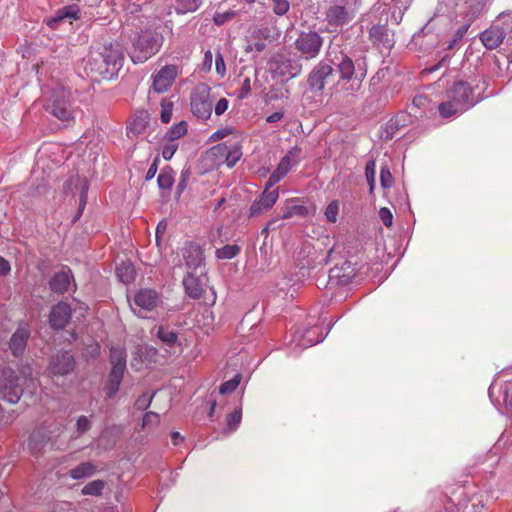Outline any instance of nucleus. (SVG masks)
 I'll use <instances>...</instances> for the list:
<instances>
[{
	"instance_id": "obj_13",
	"label": "nucleus",
	"mask_w": 512,
	"mask_h": 512,
	"mask_svg": "<svg viewBox=\"0 0 512 512\" xmlns=\"http://www.w3.org/2000/svg\"><path fill=\"white\" fill-rule=\"evenodd\" d=\"M356 273L355 265L345 260L341 265H336L329 270L328 285L331 287L348 285L355 278Z\"/></svg>"
},
{
	"instance_id": "obj_40",
	"label": "nucleus",
	"mask_w": 512,
	"mask_h": 512,
	"mask_svg": "<svg viewBox=\"0 0 512 512\" xmlns=\"http://www.w3.org/2000/svg\"><path fill=\"white\" fill-rule=\"evenodd\" d=\"M192 176V168L190 165L186 164L180 173V179L176 187V196H180L184 190L187 188L188 183Z\"/></svg>"
},
{
	"instance_id": "obj_46",
	"label": "nucleus",
	"mask_w": 512,
	"mask_h": 512,
	"mask_svg": "<svg viewBox=\"0 0 512 512\" xmlns=\"http://www.w3.org/2000/svg\"><path fill=\"white\" fill-rule=\"evenodd\" d=\"M241 380L240 374L235 375L232 379L222 383L219 387L220 394L231 393L236 390Z\"/></svg>"
},
{
	"instance_id": "obj_35",
	"label": "nucleus",
	"mask_w": 512,
	"mask_h": 512,
	"mask_svg": "<svg viewBox=\"0 0 512 512\" xmlns=\"http://www.w3.org/2000/svg\"><path fill=\"white\" fill-rule=\"evenodd\" d=\"M405 126V115L398 114L395 117L391 118L385 128V139H392L395 133L402 127Z\"/></svg>"
},
{
	"instance_id": "obj_3",
	"label": "nucleus",
	"mask_w": 512,
	"mask_h": 512,
	"mask_svg": "<svg viewBox=\"0 0 512 512\" xmlns=\"http://www.w3.org/2000/svg\"><path fill=\"white\" fill-rule=\"evenodd\" d=\"M124 62L123 47L118 42L105 44L101 51L92 54L87 62L89 71L102 79L117 76Z\"/></svg>"
},
{
	"instance_id": "obj_59",
	"label": "nucleus",
	"mask_w": 512,
	"mask_h": 512,
	"mask_svg": "<svg viewBox=\"0 0 512 512\" xmlns=\"http://www.w3.org/2000/svg\"><path fill=\"white\" fill-rule=\"evenodd\" d=\"M379 217H380L382 223L386 227H391L392 226V224H393V215H392L391 211L388 208H386V207L380 208V210H379Z\"/></svg>"
},
{
	"instance_id": "obj_25",
	"label": "nucleus",
	"mask_w": 512,
	"mask_h": 512,
	"mask_svg": "<svg viewBox=\"0 0 512 512\" xmlns=\"http://www.w3.org/2000/svg\"><path fill=\"white\" fill-rule=\"evenodd\" d=\"M479 38L488 50L498 48L505 41V38L495 21L488 29L480 34Z\"/></svg>"
},
{
	"instance_id": "obj_9",
	"label": "nucleus",
	"mask_w": 512,
	"mask_h": 512,
	"mask_svg": "<svg viewBox=\"0 0 512 512\" xmlns=\"http://www.w3.org/2000/svg\"><path fill=\"white\" fill-rule=\"evenodd\" d=\"M46 111L61 121H68L73 118L71 104L64 90H53L45 105Z\"/></svg>"
},
{
	"instance_id": "obj_15",
	"label": "nucleus",
	"mask_w": 512,
	"mask_h": 512,
	"mask_svg": "<svg viewBox=\"0 0 512 512\" xmlns=\"http://www.w3.org/2000/svg\"><path fill=\"white\" fill-rule=\"evenodd\" d=\"M30 336L31 330L28 323L20 322L8 342L9 350L15 358H21L24 355Z\"/></svg>"
},
{
	"instance_id": "obj_27",
	"label": "nucleus",
	"mask_w": 512,
	"mask_h": 512,
	"mask_svg": "<svg viewBox=\"0 0 512 512\" xmlns=\"http://www.w3.org/2000/svg\"><path fill=\"white\" fill-rule=\"evenodd\" d=\"M495 22L501 30L506 44L512 47V10L501 13Z\"/></svg>"
},
{
	"instance_id": "obj_24",
	"label": "nucleus",
	"mask_w": 512,
	"mask_h": 512,
	"mask_svg": "<svg viewBox=\"0 0 512 512\" xmlns=\"http://www.w3.org/2000/svg\"><path fill=\"white\" fill-rule=\"evenodd\" d=\"M71 279H73V274L69 268L66 271L56 272L48 282L49 289L53 293L63 295L68 292Z\"/></svg>"
},
{
	"instance_id": "obj_56",
	"label": "nucleus",
	"mask_w": 512,
	"mask_h": 512,
	"mask_svg": "<svg viewBox=\"0 0 512 512\" xmlns=\"http://www.w3.org/2000/svg\"><path fill=\"white\" fill-rule=\"evenodd\" d=\"M251 92V82L250 78L246 77L241 84V87L238 91L237 98L239 100H243L250 95Z\"/></svg>"
},
{
	"instance_id": "obj_61",
	"label": "nucleus",
	"mask_w": 512,
	"mask_h": 512,
	"mask_svg": "<svg viewBox=\"0 0 512 512\" xmlns=\"http://www.w3.org/2000/svg\"><path fill=\"white\" fill-rule=\"evenodd\" d=\"M159 163H160V157L159 155H157L154 159H153V162L152 164L150 165L146 175H145V180L146 181H150L151 179H153L158 171V166H159Z\"/></svg>"
},
{
	"instance_id": "obj_57",
	"label": "nucleus",
	"mask_w": 512,
	"mask_h": 512,
	"mask_svg": "<svg viewBox=\"0 0 512 512\" xmlns=\"http://www.w3.org/2000/svg\"><path fill=\"white\" fill-rule=\"evenodd\" d=\"M216 72L223 77L226 74V65L222 53L218 50L215 54Z\"/></svg>"
},
{
	"instance_id": "obj_45",
	"label": "nucleus",
	"mask_w": 512,
	"mask_h": 512,
	"mask_svg": "<svg viewBox=\"0 0 512 512\" xmlns=\"http://www.w3.org/2000/svg\"><path fill=\"white\" fill-rule=\"evenodd\" d=\"M273 13L277 16H284L290 9L289 0H271Z\"/></svg>"
},
{
	"instance_id": "obj_50",
	"label": "nucleus",
	"mask_w": 512,
	"mask_h": 512,
	"mask_svg": "<svg viewBox=\"0 0 512 512\" xmlns=\"http://www.w3.org/2000/svg\"><path fill=\"white\" fill-rule=\"evenodd\" d=\"M242 153L239 147H235L231 149L229 147L228 153L226 155L225 161L228 167H233L240 159Z\"/></svg>"
},
{
	"instance_id": "obj_30",
	"label": "nucleus",
	"mask_w": 512,
	"mask_h": 512,
	"mask_svg": "<svg viewBox=\"0 0 512 512\" xmlns=\"http://www.w3.org/2000/svg\"><path fill=\"white\" fill-rule=\"evenodd\" d=\"M116 275L122 283H132L136 277L134 265L130 261L122 262L116 267Z\"/></svg>"
},
{
	"instance_id": "obj_16",
	"label": "nucleus",
	"mask_w": 512,
	"mask_h": 512,
	"mask_svg": "<svg viewBox=\"0 0 512 512\" xmlns=\"http://www.w3.org/2000/svg\"><path fill=\"white\" fill-rule=\"evenodd\" d=\"M72 318V308L65 301H59L52 306L48 316L50 327L54 331H61L66 328Z\"/></svg>"
},
{
	"instance_id": "obj_47",
	"label": "nucleus",
	"mask_w": 512,
	"mask_h": 512,
	"mask_svg": "<svg viewBox=\"0 0 512 512\" xmlns=\"http://www.w3.org/2000/svg\"><path fill=\"white\" fill-rule=\"evenodd\" d=\"M380 182L384 189L391 188L394 184V178L387 165L381 167L380 171Z\"/></svg>"
},
{
	"instance_id": "obj_37",
	"label": "nucleus",
	"mask_w": 512,
	"mask_h": 512,
	"mask_svg": "<svg viewBox=\"0 0 512 512\" xmlns=\"http://www.w3.org/2000/svg\"><path fill=\"white\" fill-rule=\"evenodd\" d=\"M241 251L240 246L236 244H227L215 251V255L218 259H232L236 257Z\"/></svg>"
},
{
	"instance_id": "obj_1",
	"label": "nucleus",
	"mask_w": 512,
	"mask_h": 512,
	"mask_svg": "<svg viewBox=\"0 0 512 512\" xmlns=\"http://www.w3.org/2000/svg\"><path fill=\"white\" fill-rule=\"evenodd\" d=\"M338 74L336 85L347 96H355L368 74L366 56L353 59L337 47H329L325 57L309 72L307 86L313 92L324 90L330 78Z\"/></svg>"
},
{
	"instance_id": "obj_49",
	"label": "nucleus",
	"mask_w": 512,
	"mask_h": 512,
	"mask_svg": "<svg viewBox=\"0 0 512 512\" xmlns=\"http://www.w3.org/2000/svg\"><path fill=\"white\" fill-rule=\"evenodd\" d=\"M339 211V205L337 201L330 202L325 209V217L330 223H335L337 221Z\"/></svg>"
},
{
	"instance_id": "obj_18",
	"label": "nucleus",
	"mask_w": 512,
	"mask_h": 512,
	"mask_svg": "<svg viewBox=\"0 0 512 512\" xmlns=\"http://www.w3.org/2000/svg\"><path fill=\"white\" fill-rule=\"evenodd\" d=\"M279 197L278 188L269 189L265 187L264 191L257 197L249 208V217H258L271 209Z\"/></svg>"
},
{
	"instance_id": "obj_17",
	"label": "nucleus",
	"mask_w": 512,
	"mask_h": 512,
	"mask_svg": "<svg viewBox=\"0 0 512 512\" xmlns=\"http://www.w3.org/2000/svg\"><path fill=\"white\" fill-rule=\"evenodd\" d=\"M182 257L188 271H195L205 263L204 249L194 241L185 243L182 249Z\"/></svg>"
},
{
	"instance_id": "obj_58",
	"label": "nucleus",
	"mask_w": 512,
	"mask_h": 512,
	"mask_svg": "<svg viewBox=\"0 0 512 512\" xmlns=\"http://www.w3.org/2000/svg\"><path fill=\"white\" fill-rule=\"evenodd\" d=\"M120 385L117 383L110 382L106 380L104 385V392L106 395V398L112 399L116 396L117 392L119 391Z\"/></svg>"
},
{
	"instance_id": "obj_52",
	"label": "nucleus",
	"mask_w": 512,
	"mask_h": 512,
	"mask_svg": "<svg viewBox=\"0 0 512 512\" xmlns=\"http://www.w3.org/2000/svg\"><path fill=\"white\" fill-rule=\"evenodd\" d=\"M45 444L44 436L41 433H32L29 437V446L34 450H40Z\"/></svg>"
},
{
	"instance_id": "obj_34",
	"label": "nucleus",
	"mask_w": 512,
	"mask_h": 512,
	"mask_svg": "<svg viewBox=\"0 0 512 512\" xmlns=\"http://www.w3.org/2000/svg\"><path fill=\"white\" fill-rule=\"evenodd\" d=\"M187 123L186 121L182 120L179 123L173 125L168 129V131L164 135L165 141H172L177 142V140L184 136L187 133Z\"/></svg>"
},
{
	"instance_id": "obj_51",
	"label": "nucleus",
	"mask_w": 512,
	"mask_h": 512,
	"mask_svg": "<svg viewBox=\"0 0 512 512\" xmlns=\"http://www.w3.org/2000/svg\"><path fill=\"white\" fill-rule=\"evenodd\" d=\"M178 143L166 141L162 147V156L165 160H170L178 149Z\"/></svg>"
},
{
	"instance_id": "obj_8",
	"label": "nucleus",
	"mask_w": 512,
	"mask_h": 512,
	"mask_svg": "<svg viewBox=\"0 0 512 512\" xmlns=\"http://www.w3.org/2000/svg\"><path fill=\"white\" fill-rule=\"evenodd\" d=\"M160 303L161 296L156 290L143 288L135 293L131 308L138 317L146 318L144 312L153 311Z\"/></svg>"
},
{
	"instance_id": "obj_53",
	"label": "nucleus",
	"mask_w": 512,
	"mask_h": 512,
	"mask_svg": "<svg viewBox=\"0 0 512 512\" xmlns=\"http://www.w3.org/2000/svg\"><path fill=\"white\" fill-rule=\"evenodd\" d=\"M154 393L152 395H149L147 392L143 393L138 397L136 400V407L139 410H146L151 405L152 399H153Z\"/></svg>"
},
{
	"instance_id": "obj_20",
	"label": "nucleus",
	"mask_w": 512,
	"mask_h": 512,
	"mask_svg": "<svg viewBox=\"0 0 512 512\" xmlns=\"http://www.w3.org/2000/svg\"><path fill=\"white\" fill-rule=\"evenodd\" d=\"M110 362L112 364L107 380L121 385L126 370V353L122 349L111 348Z\"/></svg>"
},
{
	"instance_id": "obj_44",
	"label": "nucleus",
	"mask_w": 512,
	"mask_h": 512,
	"mask_svg": "<svg viewBox=\"0 0 512 512\" xmlns=\"http://www.w3.org/2000/svg\"><path fill=\"white\" fill-rule=\"evenodd\" d=\"M468 28H469L468 24H464V25L460 26L456 30L453 38L449 41L446 49L447 50L454 49L462 41V39L464 38L465 34L468 31Z\"/></svg>"
},
{
	"instance_id": "obj_36",
	"label": "nucleus",
	"mask_w": 512,
	"mask_h": 512,
	"mask_svg": "<svg viewBox=\"0 0 512 512\" xmlns=\"http://www.w3.org/2000/svg\"><path fill=\"white\" fill-rule=\"evenodd\" d=\"M242 419V408L241 406L236 408L232 413L228 414L226 417V427L223 432L225 434H230L237 430L241 423Z\"/></svg>"
},
{
	"instance_id": "obj_14",
	"label": "nucleus",
	"mask_w": 512,
	"mask_h": 512,
	"mask_svg": "<svg viewBox=\"0 0 512 512\" xmlns=\"http://www.w3.org/2000/svg\"><path fill=\"white\" fill-rule=\"evenodd\" d=\"M354 17V11L346 5L334 4L329 6L325 11V21L328 26L334 28V31L338 27L349 24Z\"/></svg>"
},
{
	"instance_id": "obj_10",
	"label": "nucleus",
	"mask_w": 512,
	"mask_h": 512,
	"mask_svg": "<svg viewBox=\"0 0 512 512\" xmlns=\"http://www.w3.org/2000/svg\"><path fill=\"white\" fill-rule=\"evenodd\" d=\"M301 152V149L298 146H295L291 150H289L280 160L276 169L269 176L265 187L271 189L275 184L280 182L291 170L293 165H296L299 162L298 156Z\"/></svg>"
},
{
	"instance_id": "obj_41",
	"label": "nucleus",
	"mask_w": 512,
	"mask_h": 512,
	"mask_svg": "<svg viewBox=\"0 0 512 512\" xmlns=\"http://www.w3.org/2000/svg\"><path fill=\"white\" fill-rule=\"evenodd\" d=\"M308 214V207L304 205L292 204L286 207L281 217L283 219H289L293 216L306 217Z\"/></svg>"
},
{
	"instance_id": "obj_31",
	"label": "nucleus",
	"mask_w": 512,
	"mask_h": 512,
	"mask_svg": "<svg viewBox=\"0 0 512 512\" xmlns=\"http://www.w3.org/2000/svg\"><path fill=\"white\" fill-rule=\"evenodd\" d=\"M96 473V466L91 462H82L69 471L71 478L75 480L90 477Z\"/></svg>"
},
{
	"instance_id": "obj_43",
	"label": "nucleus",
	"mask_w": 512,
	"mask_h": 512,
	"mask_svg": "<svg viewBox=\"0 0 512 512\" xmlns=\"http://www.w3.org/2000/svg\"><path fill=\"white\" fill-rule=\"evenodd\" d=\"M87 192H88V184L85 182L81 188L80 196H79V207L77 213L75 214L72 223H76L82 216L83 211L87 204Z\"/></svg>"
},
{
	"instance_id": "obj_5",
	"label": "nucleus",
	"mask_w": 512,
	"mask_h": 512,
	"mask_svg": "<svg viewBox=\"0 0 512 512\" xmlns=\"http://www.w3.org/2000/svg\"><path fill=\"white\" fill-rule=\"evenodd\" d=\"M23 387L20 384V376L11 367L0 370V395L11 404L19 402L23 395Z\"/></svg>"
},
{
	"instance_id": "obj_63",
	"label": "nucleus",
	"mask_w": 512,
	"mask_h": 512,
	"mask_svg": "<svg viewBox=\"0 0 512 512\" xmlns=\"http://www.w3.org/2000/svg\"><path fill=\"white\" fill-rule=\"evenodd\" d=\"M159 422V415L155 412H147L142 420V425L145 427L151 424H157Z\"/></svg>"
},
{
	"instance_id": "obj_54",
	"label": "nucleus",
	"mask_w": 512,
	"mask_h": 512,
	"mask_svg": "<svg viewBox=\"0 0 512 512\" xmlns=\"http://www.w3.org/2000/svg\"><path fill=\"white\" fill-rule=\"evenodd\" d=\"M228 150H229V146L226 143H220V144H217V145H214L213 147H211L209 152L215 157L225 159L226 155L228 153Z\"/></svg>"
},
{
	"instance_id": "obj_11",
	"label": "nucleus",
	"mask_w": 512,
	"mask_h": 512,
	"mask_svg": "<svg viewBox=\"0 0 512 512\" xmlns=\"http://www.w3.org/2000/svg\"><path fill=\"white\" fill-rule=\"evenodd\" d=\"M76 366L74 356L66 350H59L49 358L48 370L53 375L66 376L72 373Z\"/></svg>"
},
{
	"instance_id": "obj_38",
	"label": "nucleus",
	"mask_w": 512,
	"mask_h": 512,
	"mask_svg": "<svg viewBox=\"0 0 512 512\" xmlns=\"http://www.w3.org/2000/svg\"><path fill=\"white\" fill-rule=\"evenodd\" d=\"M388 73H389V68L383 67V68L378 69L377 72L371 77L370 82H369V87L372 92H374V93L381 92L380 84L386 78Z\"/></svg>"
},
{
	"instance_id": "obj_21",
	"label": "nucleus",
	"mask_w": 512,
	"mask_h": 512,
	"mask_svg": "<svg viewBox=\"0 0 512 512\" xmlns=\"http://www.w3.org/2000/svg\"><path fill=\"white\" fill-rule=\"evenodd\" d=\"M205 273L200 276L195 275L194 271H188L183 277V287L185 294L191 299H200L205 293Z\"/></svg>"
},
{
	"instance_id": "obj_64",
	"label": "nucleus",
	"mask_w": 512,
	"mask_h": 512,
	"mask_svg": "<svg viewBox=\"0 0 512 512\" xmlns=\"http://www.w3.org/2000/svg\"><path fill=\"white\" fill-rule=\"evenodd\" d=\"M229 101L226 98H221L218 100V102L215 105V114L217 116L222 115L226 110L228 109Z\"/></svg>"
},
{
	"instance_id": "obj_33",
	"label": "nucleus",
	"mask_w": 512,
	"mask_h": 512,
	"mask_svg": "<svg viewBox=\"0 0 512 512\" xmlns=\"http://www.w3.org/2000/svg\"><path fill=\"white\" fill-rule=\"evenodd\" d=\"M174 9L178 15L192 13L200 8L202 0H173Z\"/></svg>"
},
{
	"instance_id": "obj_48",
	"label": "nucleus",
	"mask_w": 512,
	"mask_h": 512,
	"mask_svg": "<svg viewBox=\"0 0 512 512\" xmlns=\"http://www.w3.org/2000/svg\"><path fill=\"white\" fill-rule=\"evenodd\" d=\"M173 103L167 99L161 101L160 119L163 123H169L172 117Z\"/></svg>"
},
{
	"instance_id": "obj_62",
	"label": "nucleus",
	"mask_w": 512,
	"mask_h": 512,
	"mask_svg": "<svg viewBox=\"0 0 512 512\" xmlns=\"http://www.w3.org/2000/svg\"><path fill=\"white\" fill-rule=\"evenodd\" d=\"M234 13L226 12V13H216L213 17V21L216 25L221 26L225 24L228 20L232 19Z\"/></svg>"
},
{
	"instance_id": "obj_12",
	"label": "nucleus",
	"mask_w": 512,
	"mask_h": 512,
	"mask_svg": "<svg viewBox=\"0 0 512 512\" xmlns=\"http://www.w3.org/2000/svg\"><path fill=\"white\" fill-rule=\"evenodd\" d=\"M178 75V67L173 64L163 66L159 71L152 74V85L150 87L156 93L168 91Z\"/></svg>"
},
{
	"instance_id": "obj_42",
	"label": "nucleus",
	"mask_w": 512,
	"mask_h": 512,
	"mask_svg": "<svg viewBox=\"0 0 512 512\" xmlns=\"http://www.w3.org/2000/svg\"><path fill=\"white\" fill-rule=\"evenodd\" d=\"M376 163L374 159L368 160L365 166V176L369 185V193L372 194L375 188Z\"/></svg>"
},
{
	"instance_id": "obj_32",
	"label": "nucleus",
	"mask_w": 512,
	"mask_h": 512,
	"mask_svg": "<svg viewBox=\"0 0 512 512\" xmlns=\"http://www.w3.org/2000/svg\"><path fill=\"white\" fill-rule=\"evenodd\" d=\"M174 177H175V171L174 169L166 165L163 167L160 171V174L157 178L158 187L161 190H171L173 184H174Z\"/></svg>"
},
{
	"instance_id": "obj_6",
	"label": "nucleus",
	"mask_w": 512,
	"mask_h": 512,
	"mask_svg": "<svg viewBox=\"0 0 512 512\" xmlns=\"http://www.w3.org/2000/svg\"><path fill=\"white\" fill-rule=\"evenodd\" d=\"M324 38L316 31H301L295 40V49L305 60L319 56Z\"/></svg>"
},
{
	"instance_id": "obj_29",
	"label": "nucleus",
	"mask_w": 512,
	"mask_h": 512,
	"mask_svg": "<svg viewBox=\"0 0 512 512\" xmlns=\"http://www.w3.org/2000/svg\"><path fill=\"white\" fill-rule=\"evenodd\" d=\"M149 125V113L146 110L137 111L129 126V132L134 135H140L145 132Z\"/></svg>"
},
{
	"instance_id": "obj_7",
	"label": "nucleus",
	"mask_w": 512,
	"mask_h": 512,
	"mask_svg": "<svg viewBox=\"0 0 512 512\" xmlns=\"http://www.w3.org/2000/svg\"><path fill=\"white\" fill-rule=\"evenodd\" d=\"M210 90L207 84H200L191 94V111L194 116L204 121L212 114L213 101L210 98Z\"/></svg>"
},
{
	"instance_id": "obj_19",
	"label": "nucleus",
	"mask_w": 512,
	"mask_h": 512,
	"mask_svg": "<svg viewBox=\"0 0 512 512\" xmlns=\"http://www.w3.org/2000/svg\"><path fill=\"white\" fill-rule=\"evenodd\" d=\"M80 19V7L77 4H69L59 8L53 16L44 18L43 22L51 29L55 30L66 20Z\"/></svg>"
},
{
	"instance_id": "obj_23",
	"label": "nucleus",
	"mask_w": 512,
	"mask_h": 512,
	"mask_svg": "<svg viewBox=\"0 0 512 512\" xmlns=\"http://www.w3.org/2000/svg\"><path fill=\"white\" fill-rule=\"evenodd\" d=\"M369 39L373 45L390 49L394 42L390 37V30L387 25L375 24L369 29Z\"/></svg>"
},
{
	"instance_id": "obj_26",
	"label": "nucleus",
	"mask_w": 512,
	"mask_h": 512,
	"mask_svg": "<svg viewBox=\"0 0 512 512\" xmlns=\"http://www.w3.org/2000/svg\"><path fill=\"white\" fill-rule=\"evenodd\" d=\"M317 251L310 243H305L297 252L296 260L300 269H311L317 264Z\"/></svg>"
},
{
	"instance_id": "obj_22",
	"label": "nucleus",
	"mask_w": 512,
	"mask_h": 512,
	"mask_svg": "<svg viewBox=\"0 0 512 512\" xmlns=\"http://www.w3.org/2000/svg\"><path fill=\"white\" fill-rule=\"evenodd\" d=\"M273 64L274 73L279 76L286 77L287 79L296 77L301 73L302 69L301 65L297 61L284 56H279Z\"/></svg>"
},
{
	"instance_id": "obj_60",
	"label": "nucleus",
	"mask_w": 512,
	"mask_h": 512,
	"mask_svg": "<svg viewBox=\"0 0 512 512\" xmlns=\"http://www.w3.org/2000/svg\"><path fill=\"white\" fill-rule=\"evenodd\" d=\"M232 132H233V129L229 126H226L222 129H218L209 137V141L216 142V141L223 139L224 137L232 134Z\"/></svg>"
},
{
	"instance_id": "obj_2",
	"label": "nucleus",
	"mask_w": 512,
	"mask_h": 512,
	"mask_svg": "<svg viewBox=\"0 0 512 512\" xmlns=\"http://www.w3.org/2000/svg\"><path fill=\"white\" fill-rule=\"evenodd\" d=\"M488 87L489 80L485 75L455 81L446 91L447 100L438 106L439 114L443 118H450L467 111L493 95V92H487Z\"/></svg>"
},
{
	"instance_id": "obj_55",
	"label": "nucleus",
	"mask_w": 512,
	"mask_h": 512,
	"mask_svg": "<svg viewBox=\"0 0 512 512\" xmlns=\"http://www.w3.org/2000/svg\"><path fill=\"white\" fill-rule=\"evenodd\" d=\"M90 428H91V422L89 421V419L84 415L79 416L76 421L77 432L79 434H83V433L89 431Z\"/></svg>"
},
{
	"instance_id": "obj_28",
	"label": "nucleus",
	"mask_w": 512,
	"mask_h": 512,
	"mask_svg": "<svg viewBox=\"0 0 512 512\" xmlns=\"http://www.w3.org/2000/svg\"><path fill=\"white\" fill-rule=\"evenodd\" d=\"M151 332L167 347H173L178 341V333L167 326H155Z\"/></svg>"
},
{
	"instance_id": "obj_39",
	"label": "nucleus",
	"mask_w": 512,
	"mask_h": 512,
	"mask_svg": "<svg viewBox=\"0 0 512 512\" xmlns=\"http://www.w3.org/2000/svg\"><path fill=\"white\" fill-rule=\"evenodd\" d=\"M105 487V482L100 479L93 480L87 483L83 488L81 493L83 495H91V496H101L102 491Z\"/></svg>"
},
{
	"instance_id": "obj_4",
	"label": "nucleus",
	"mask_w": 512,
	"mask_h": 512,
	"mask_svg": "<svg viewBox=\"0 0 512 512\" xmlns=\"http://www.w3.org/2000/svg\"><path fill=\"white\" fill-rule=\"evenodd\" d=\"M163 41L161 33L152 29L141 30L132 39V61L136 64L144 63L160 51Z\"/></svg>"
}]
</instances>
